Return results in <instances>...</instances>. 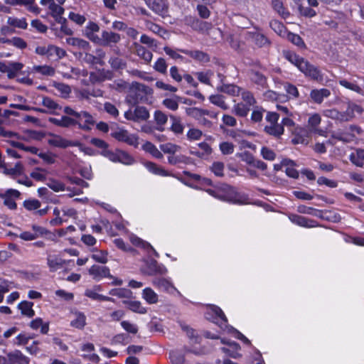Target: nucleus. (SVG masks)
I'll return each instance as SVG.
<instances>
[{"label": "nucleus", "instance_id": "obj_1", "mask_svg": "<svg viewBox=\"0 0 364 364\" xmlns=\"http://www.w3.org/2000/svg\"><path fill=\"white\" fill-rule=\"evenodd\" d=\"M65 0H47L48 14L50 15L55 23H50V29L54 32L57 37L61 38L63 35L72 36L73 31L68 25V21L63 17L65 10L61 5Z\"/></svg>", "mask_w": 364, "mask_h": 364}, {"label": "nucleus", "instance_id": "obj_2", "mask_svg": "<svg viewBox=\"0 0 364 364\" xmlns=\"http://www.w3.org/2000/svg\"><path fill=\"white\" fill-rule=\"evenodd\" d=\"M205 318L218 325L223 331L232 333L234 337L247 345L250 344V341L242 333L228 325L227 318L221 309L218 306L208 305L205 312Z\"/></svg>", "mask_w": 364, "mask_h": 364}, {"label": "nucleus", "instance_id": "obj_3", "mask_svg": "<svg viewBox=\"0 0 364 364\" xmlns=\"http://www.w3.org/2000/svg\"><path fill=\"white\" fill-rule=\"evenodd\" d=\"M206 191L220 200L237 205L248 203V198L245 194L237 192L235 188L228 185H223L216 190L208 189Z\"/></svg>", "mask_w": 364, "mask_h": 364}, {"label": "nucleus", "instance_id": "obj_4", "mask_svg": "<svg viewBox=\"0 0 364 364\" xmlns=\"http://www.w3.org/2000/svg\"><path fill=\"white\" fill-rule=\"evenodd\" d=\"M152 93L153 90L149 86L137 82H133L129 87L125 102L129 106L134 107L140 102H147L148 96L151 95Z\"/></svg>", "mask_w": 364, "mask_h": 364}, {"label": "nucleus", "instance_id": "obj_5", "mask_svg": "<svg viewBox=\"0 0 364 364\" xmlns=\"http://www.w3.org/2000/svg\"><path fill=\"white\" fill-rule=\"evenodd\" d=\"M90 144L102 150L101 154L109 159H131L128 154L124 151L116 149L115 152L110 151L109 145L104 140L98 138H92Z\"/></svg>", "mask_w": 364, "mask_h": 364}, {"label": "nucleus", "instance_id": "obj_6", "mask_svg": "<svg viewBox=\"0 0 364 364\" xmlns=\"http://www.w3.org/2000/svg\"><path fill=\"white\" fill-rule=\"evenodd\" d=\"M299 65V70L306 77L316 82H322L323 80V75L318 68L310 63L308 60H301V64Z\"/></svg>", "mask_w": 364, "mask_h": 364}, {"label": "nucleus", "instance_id": "obj_7", "mask_svg": "<svg viewBox=\"0 0 364 364\" xmlns=\"http://www.w3.org/2000/svg\"><path fill=\"white\" fill-rule=\"evenodd\" d=\"M110 135L117 141L126 143L134 147H136L139 144L136 135L130 134L128 131L123 129H117L112 131Z\"/></svg>", "mask_w": 364, "mask_h": 364}, {"label": "nucleus", "instance_id": "obj_8", "mask_svg": "<svg viewBox=\"0 0 364 364\" xmlns=\"http://www.w3.org/2000/svg\"><path fill=\"white\" fill-rule=\"evenodd\" d=\"M135 109L132 110L129 109L124 113V117L127 120L134 122L146 121L149 117V112L148 109L143 106H134Z\"/></svg>", "mask_w": 364, "mask_h": 364}, {"label": "nucleus", "instance_id": "obj_9", "mask_svg": "<svg viewBox=\"0 0 364 364\" xmlns=\"http://www.w3.org/2000/svg\"><path fill=\"white\" fill-rule=\"evenodd\" d=\"M144 274L153 276L156 274H166L168 272L166 267L159 264L155 259H150L145 262V265L141 268Z\"/></svg>", "mask_w": 364, "mask_h": 364}, {"label": "nucleus", "instance_id": "obj_10", "mask_svg": "<svg viewBox=\"0 0 364 364\" xmlns=\"http://www.w3.org/2000/svg\"><path fill=\"white\" fill-rule=\"evenodd\" d=\"M29 359L21 351L15 350L7 354L6 357H0V364H28Z\"/></svg>", "mask_w": 364, "mask_h": 364}, {"label": "nucleus", "instance_id": "obj_11", "mask_svg": "<svg viewBox=\"0 0 364 364\" xmlns=\"http://www.w3.org/2000/svg\"><path fill=\"white\" fill-rule=\"evenodd\" d=\"M101 285H94L93 287L85 289V296L93 301L112 302L114 301V299L113 298L101 294Z\"/></svg>", "mask_w": 364, "mask_h": 364}, {"label": "nucleus", "instance_id": "obj_12", "mask_svg": "<svg viewBox=\"0 0 364 364\" xmlns=\"http://www.w3.org/2000/svg\"><path fill=\"white\" fill-rule=\"evenodd\" d=\"M152 284L159 289L168 294H179L170 278H155L152 280Z\"/></svg>", "mask_w": 364, "mask_h": 364}, {"label": "nucleus", "instance_id": "obj_13", "mask_svg": "<svg viewBox=\"0 0 364 364\" xmlns=\"http://www.w3.org/2000/svg\"><path fill=\"white\" fill-rule=\"evenodd\" d=\"M88 273L92 278L97 282L104 278H112L109 269L106 266L94 264L89 269Z\"/></svg>", "mask_w": 364, "mask_h": 364}, {"label": "nucleus", "instance_id": "obj_14", "mask_svg": "<svg viewBox=\"0 0 364 364\" xmlns=\"http://www.w3.org/2000/svg\"><path fill=\"white\" fill-rule=\"evenodd\" d=\"M76 211L73 208H64L62 210L54 208L53 215L55 218L50 220V224L55 225L67 221V217H74Z\"/></svg>", "mask_w": 364, "mask_h": 364}, {"label": "nucleus", "instance_id": "obj_15", "mask_svg": "<svg viewBox=\"0 0 364 364\" xmlns=\"http://www.w3.org/2000/svg\"><path fill=\"white\" fill-rule=\"evenodd\" d=\"M245 39L252 41L259 48H266L271 45V41L264 34L257 32H246Z\"/></svg>", "mask_w": 364, "mask_h": 364}, {"label": "nucleus", "instance_id": "obj_16", "mask_svg": "<svg viewBox=\"0 0 364 364\" xmlns=\"http://www.w3.org/2000/svg\"><path fill=\"white\" fill-rule=\"evenodd\" d=\"M20 192L16 189H8L5 193L1 194V197L4 199V204L10 210H16L17 208L16 198L20 197Z\"/></svg>", "mask_w": 364, "mask_h": 364}, {"label": "nucleus", "instance_id": "obj_17", "mask_svg": "<svg viewBox=\"0 0 364 364\" xmlns=\"http://www.w3.org/2000/svg\"><path fill=\"white\" fill-rule=\"evenodd\" d=\"M148 7L160 16H165L168 11V5L165 0H144Z\"/></svg>", "mask_w": 364, "mask_h": 364}, {"label": "nucleus", "instance_id": "obj_18", "mask_svg": "<svg viewBox=\"0 0 364 364\" xmlns=\"http://www.w3.org/2000/svg\"><path fill=\"white\" fill-rule=\"evenodd\" d=\"M309 141V131L302 127H296L293 132V137L291 142L294 144H308Z\"/></svg>", "mask_w": 364, "mask_h": 364}, {"label": "nucleus", "instance_id": "obj_19", "mask_svg": "<svg viewBox=\"0 0 364 364\" xmlns=\"http://www.w3.org/2000/svg\"><path fill=\"white\" fill-rule=\"evenodd\" d=\"M0 171L5 175L13 177L21 176L23 172V166L21 162H17L13 168H8L5 161H0Z\"/></svg>", "mask_w": 364, "mask_h": 364}, {"label": "nucleus", "instance_id": "obj_20", "mask_svg": "<svg viewBox=\"0 0 364 364\" xmlns=\"http://www.w3.org/2000/svg\"><path fill=\"white\" fill-rule=\"evenodd\" d=\"M289 218L291 223L294 224H296V225L306 228H315L318 226V223L314 220H311L309 218H306L305 217L291 214L289 215Z\"/></svg>", "mask_w": 364, "mask_h": 364}, {"label": "nucleus", "instance_id": "obj_21", "mask_svg": "<svg viewBox=\"0 0 364 364\" xmlns=\"http://www.w3.org/2000/svg\"><path fill=\"white\" fill-rule=\"evenodd\" d=\"M100 31V26L93 21H89L83 30V35L92 42L97 44L100 42V37L95 33Z\"/></svg>", "mask_w": 364, "mask_h": 364}, {"label": "nucleus", "instance_id": "obj_22", "mask_svg": "<svg viewBox=\"0 0 364 364\" xmlns=\"http://www.w3.org/2000/svg\"><path fill=\"white\" fill-rule=\"evenodd\" d=\"M121 40V36L117 33L112 31H103L102 36L100 38V42L97 44L107 46L111 43H117Z\"/></svg>", "mask_w": 364, "mask_h": 364}, {"label": "nucleus", "instance_id": "obj_23", "mask_svg": "<svg viewBox=\"0 0 364 364\" xmlns=\"http://www.w3.org/2000/svg\"><path fill=\"white\" fill-rule=\"evenodd\" d=\"M357 132L358 134L363 132L362 129L360 127L356 125H350L349 127L346 128V130L343 132L341 131H338L337 132H334L332 134V137L343 141H348V139L345 137L344 135H348L351 137H353L354 135L351 134V132Z\"/></svg>", "mask_w": 364, "mask_h": 364}, {"label": "nucleus", "instance_id": "obj_24", "mask_svg": "<svg viewBox=\"0 0 364 364\" xmlns=\"http://www.w3.org/2000/svg\"><path fill=\"white\" fill-rule=\"evenodd\" d=\"M86 325V316L78 311H71L70 326L77 329H82Z\"/></svg>", "mask_w": 364, "mask_h": 364}, {"label": "nucleus", "instance_id": "obj_25", "mask_svg": "<svg viewBox=\"0 0 364 364\" xmlns=\"http://www.w3.org/2000/svg\"><path fill=\"white\" fill-rule=\"evenodd\" d=\"M33 232H31L28 231H24L21 232L19 235V237L23 240L26 241H30L35 240L36 238L38 237L39 236H42L43 234H46V228L33 225L32 226Z\"/></svg>", "mask_w": 364, "mask_h": 364}, {"label": "nucleus", "instance_id": "obj_26", "mask_svg": "<svg viewBox=\"0 0 364 364\" xmlns=\"http://www.w3.org/2000/svg\"><path fill=\"white\" fill-rule=\"evenodd\" d=\"M179 52L188 55L196 60L200 63H208L210 61L208 54L201 50H188L186 49H177Z\"/></svg>", "mask_w": 364, "mask_h": 364}, {"label": "nucleus", "instance_id": "obj_27", "mask_svg": "<svg viewBox=\"0 0 364 364\" xmlns=\"http://www.w3.org/2000/svg\"><path fill=\"white\" fill-rule=\"evenodd\" d=\"M331 95L328 89H314L310 92V97L315 103L321 104L324 98H327Z\"/></svg>", "mask_w": 364, "mask_h": 364}, {"label": "nucleus", "instance_id": "obj_28", "mask_svg": "<svg viewBox=\"0 0 364 364\" xmlns=\"http://www.w3.org/2000/svg\"><path fill=\"white\" fill-rule=\"evenodd\" d=\"M69 180L71 181L72 183L78 186V187H73V188L68 189V191L70 192L68 194L70 197L82 193V188H87L89 186L87 182L78 178L70 177Z\"/></svg>", "mask_w": 364, "mask_h": 364}, {"label": "nucleus", "instance_id": "obj_29", "mask_svg": "<svg viewBox=\"0 0 364 364\" xmlns=\"http://www.w3.org/2000/svg\"><path fill=\"white\" fill-rule=\"evenodd\" d=\"M66 54L65 50L55 46L50 45L47 47V58L51 60H58Z\"/></svg>", "mask_w": 364, "mask_h": 364}, {"label": "nucleus", "instance_id": "obj_30", "mask_svg": "<svg viewBox=\"0 0 364 364\" xmlns=\"http://www.w3.org/2000/svg\"><path fill=\"white\" fill-rule=\"evenodd\" d=\"M33 303L26 300L21 301L17 308L20 310L21 314L28 318H32L35 316V311L33 309Z\"/></svg>", "mask_w": 364, "mask_h": 364}, {"label": "nucleus", "instance_id": "obj_31", "mask_svg": "<svg viewBox=\"0 0 364 364\" xmlns=\"http://www.w3.org/2000/svg\"><path fill=\"white\" fill-rule=\"evenodd\" d=\"M123 303L132 311L139 314H145L147 312V309L144 307L141 301L136 300H124Z\"/></svg>", "mask_w": 364, "mask_h": 364}, {"label": "nucleus", "instance_id": "obj_32", "mask_svg": "<svg viewBox=\"0 0 364 364\" xmlns=\"http://www.w3.org/2000/svg\"><path fill=\"white\" fill-rule=\"evenodd\" d=\"M131 242L139 247H141L146 250L149 253L151 252L156 257H159L158 252L154 249V247L147 242L142 240L141 238L136 235H132L130 237Z\"/></svg>", "mask_w": 364, "mask_h": 364}, {"label": "nucleus", "instance_id": "obj_33", "mask_svg": "<svg viewBox=\"0 0 364 364\" xmlns=\"http://www.w3.org/2000/svg\"><path fill=\"white\" fill-rule=\"evenodd\" d=\"M240 350V345L235 342H229L228 343L227 347L222 348V350L225 353L233 358H238L241 357V354L239 352Z\"/></svg>", "mask_w": 364, "mask_h": 364}, {"label": "nucleus", "instance_id": "obj_34", "mask_svg": "<svg viewBox=\"0 0 364 364\" xmlns=\"http://www.w3.org/2000/svg\"><path fill=\"white\" fill-rule=\"evenodd\" d=\"M49 86L55 87L59 92L60 95L64 98L68 97L69 94L71 92L70 87L63 82L51 80L49 82Z\"/></svg>", "mask_w": 364, "mask_h": 364}, {"label": "nucleus", "instance_id": "obj_35", "mask_svg": "<svg viewBox=\"0 0 364 364\" xmlns=\"http://www.w3.org/2000/svg\"><path fill=\"white\" fill-rule=\"evenodd\" d=\"M141 296L149 304H155L159 301L158 294L149 287L143 289Z\"/></svg>", "mask_w": 364, "mask_h": 364}, {"label": "nucleus", "instance_id": "obj_36", "mask_svg": "<svg viewBox=\"0 0 364 364\" xmlns=\"http://www.w3.org/2000/svg\"><path fill=\"white\" fill-rule=\"evenodd\" d=\"M66 42L70 46L85 50H89L91 48L90 43L88 41L79 38H68L66 39Z\"/></svg>", "mask_w": 364, "mask_h": 364}, {"label": "nucleus", "instance_id": "obj_37", "mask_svg": "<svg viewBox=\"0 0 364 364\" xmlns=\"http://www.w3.org/2000/svg\"><path fill=\"white\" fill-rule=\"evenodd\" d=\"M134 48L136 53L139 57L142 58L146 63L151 62L153 57L151 52L137 43H134Z\"/></svg>", "mask_w": 364, "mask_h": 364}, {"label": "nucleus", "instance_id": "obj_38", "mask_svg": "<svg viewBox=\"0 0 364 364\" xmlns=\"http://www.w3.org/2000/svg\"><path fill=\"white\" fill-rule=\"evenodd\" d=\"M284 58L289 61L291 63L294 65L299 68V65L301 64V60H304L305 59L302 57H300L294 52L291 50H283L282 52Z\"/></svg>", "mask_w": 364, "mask_h": 364}, {"label": "nucleus", "instance_id": "obj_39", "mask_svg": "<svg viewBox=\"0 0 364 364\" xmlns=\"http://www.w3.org/2000/svg\"><path fill=\"white\" fill-rule=\"evenodd\" d=\"M269 26L275 33H277L279 36L282 38L285 37L286 34L287 33L288 31L287 30L284 25L277 20L274 19L270 21Z\"/></svg>", "mask_w": 364, "mask_h": 364}, {"label": "nucleus", "instance_id": "obj_40", "mask_svg": "<svg viewBox=\"0 0 364 364\" xmlns=\"http://www.w3.org/2000/svg\"><path fill=\"white\" fill-rule=\"evenodd\" d=\"M284 38L300 48H306L304 41L298 34L291 33L288 31Z\"/></svg>", "mask_w": 364, "mask_h": 364}, {"label": "nucleus", "instance_id": "obj_41", "mask_svg": "<svg viewBox=\"0 0 364 364\" xmlns=\"http://www.w3.org/2000/svg\"><path fill=\"white\" fill-rule=\"evenodd\" d=\"M218 90L235 96L240 94L241 89L233 84H223L221 86L218 87Z\"/></svg>", "mask_w": 364, "mask_h": 364}, {"label": "nucleus", "instance_id": "obj_42", "mask_svg": "<svg viewBox=\"0 0 364 364\" xmlns=\"http://www.w3.org/2000/svg\"><path fill=\"white\" fill-rule=\"evenodd\" d=\"M144 166L150 171L151 173L159 175V176H166V171L163 168L159 167L156 164L152 162L151 161H143Z\"/></svg>", "mask_w": 364, "mask_h": 364}, {"label": "nucleus", "instance_id": "obj_43", "mask_svg": "<svg viewBox=\"0 0 364 364\" xmlns=\"http://www.w3.org/2000/svg\"><path fill=\"white\" fill-rule=\"evenodd\" d=\"M250 78L251 80L255 84L265 87L267 85V78L266 77L258 71H251L250 73Z\"/></svg>", "mask_w": 364, "mask_h": 364}, {"label": "nucleus", "instance_id": "obj_44", "mask_svg": "<svg viewBox=\"0 0 364 364\" xmlns=\"http://www.w3.org/2000/svg\"><path fill=\"white\" fill-rule=\"evenodd\" d=\"M297 211L302 214L311 215L317 218L323 217V213L321 210H316L311 207H308L304 205L298 206Z\"/></svg>", "mask_w": 364, "mask_h": 364}, {"label": "nucleus", "instance_id": "obj_45", "mask_svg": "<svg viewBox=\"0 0 364 364\" xmlns=\"http://www.w3.org/2000/svg\"><path fill=\"white\" fill-rule=\"evenodd\" d=\"M154 119L157 125L159 126V127H157V129L160 132L164 131V128L163 127V126L167 122V115L160 110H156L154 112Z\"/></svg>", "mask_w": 364, "mask_h": 364}, {"label": "nucleus", "instance_id": "obj_46", "mask_svg": "<svg viewBox=\"0 0 364 364\" xmlns=\"http://www.w3.org/2000/svg\"><path fill=\"white\" fill-rule=\"evenodd\" d=\"M80 117L77 118V120L80 121L82 119H85V124L81 125L78 123L79 126L85 130H90V127L89 125L94 124L95 122L92 119V117L87 112H80Z\"/></svg>", "mask_w": 364, "mask_h": 364}, {"label": "nucleus", "instance_id": "obj_47", "mask_svg": "<svg viewBox=\"0 0 364 364\" xmlns=\"http://www.w3.org/2000/svg\"><path fill=\"white\" fill-rule=\"evenodd\" d=\"M264 130L270 135L279 137L284 132V127L281 124H275L271 126H266Z\"/></svg>", "mask_w": 364, "mask_h": 364}, {"label": "nucleus", "instance_id": "obj_48", "mask_svg": "<svg viewBox=\"0 0 364 364\" xmlns=\"http://www.w3.org/2000/svg\"><path fill=\"white\" fill-rule=\"evenodd\" d=\"M7 23L11 26L21 29H26L28 26V23L24 18H18L15 17H9Z\"/></svg>", "mask_w": 364, "mask_h": 364}, {"label": "nucleus", "instance_id": "obj_49", "mask_svg": "<svg viewBox=\"0 0 364 364\" xmlns=\"http://www.w3.org/2000/svg\"><path fill=\"white\" fill-rule=\"evenodd\" d=\"M247 169L251 176H256V172L252 170V168H257L260 170H264L267 168L266 164L263 161H247Z\"/></svg>", "mask_w": 364, "mask_h": 364}, {"label": "nucleus", "instance_id": "obj_50", "mask_svg": "<svg viewBox=\"0 0 364 364\" xmlns=\"http://www.w3.org/2000/svg\"><path fill=\"white\" fill-rule=\"evenodd\" d=\"M272 5L274 11H276L283 18L286 19L290 15L289 12L285 10L283 4L280 0H272Z\"/></svg>", "mask_w": 364, "mask_h": 364}, {"label": "nucleus", "instance_id": "obj_51", "mask_svg": "<svg viewBox=\"0 0 364 364\" xmlns=\"http://www.w3.org/2000/svg\"><path fill=\"white\" fill-rule=\"evenodd\" d=\"M92 251H93V254L92 255L91 257L95 262L102 263V264H106L107 262L108 253L107 251L97 250H93Z\"/></svg>", "mask_w": 364, "mask_h": 364}, {"label": "nucleus", "instance_id": "obj_52", "mask_svg": "<svg viewBox=\"0 0 364 364\" xmlns=\"http://www.w3.org/2000/svg\"><path fill=\"white\" fill-rule=\"evenodd\" d=\"M109 294L112 296H117L118 298H130L132 295V292L125 288L112 289L109 291Z\"/></svg>", "mask_w": 364, "mask_h": 364}, {"label": "nucleus", "instance_id": "obj_53", "mask_svg": "<svg viewBox=\"0 0 364 364\" xmlns=\"http://www.w3.org/2000/svg\"><path fill=\"white\" fill-rule=\"evenodd\" d=\"M109 63L112 68L115 70H123L127 66L126 62L122 58L117 57L110 58L109 60Z\"/></svg>", "mask_w": 364, "mask_h": 364}, {"label": "nucleus", "instance_id": "obj_54", "mask_svg": "<svg viewBox=\"0 0 364 364\" xmlns=\"http://www.w3.org/2000/svg\"><path fill=\"white\" fill-rule=\"evenodd\" d=\"M23 67V65L21 63L17 62H9V73L8 77L11 79L14 78L17 73L20 71Z\"/></svg>", "mask_w": 364, "mask_h": 364}, {"label": "nucleus", "instance_id": "obj_55", "mask_svg": "<svg viewBox=\"0 0 364 364\" xmlns=\"http://www.w3.org/2000/svg\"><path fill=\"white\" fill-rule=\"evenodd\" d=\"M228 41L230 43V46L232 48L235 50L237 52H241L243 50V46L245 43L241 42L237 38H235L234 36L230 35L228 38Z\"/></svg>", "mask_w": 364, "mask_h": 364}, {"label": "nucleus", "instance_id": "obj_56", "mask_svg": "<svg viewBox=\"0 0 364 364\" xmlns=\"http://www.w3.org/2000/svg\"><path fill=\"white\" fill-rule=\"evenodd\" d=\"M170 118L172 121L171 130L176 134H182L183 126L181 124L180 119L173 115H170Z\"/></svg>", "mask_w": 364, "mask_h": 364}, {"label": "nucleus", "instance_id": "obj_57", "mask_svg": "<svg viewBox=\"0 0 364 364\" xmlns=\"http://www.w3.org/2000/svg\"><path fill=\"white\" fill-rule=\"evenodd\" d=\"M250 109V107L243 103H237L234 107V112L236 115L246 117Z\"/></svg>", "mask_w": 364, "mask_h": 364}, {"label": "nucleus", "instance_id": "obj_58", "mask_svg": "<svg viewBox=\"0 0 364 364\" xmlns=\"http://www.w3.org/2000/svg\"><path fill=\"white\" fill-rule=\"evenodd\" d=\"M62 107L53 100L47 97V113L59 114Z\"/></svg>", "mask_w": 364, "mask_h": 364}, {"label": "nucleus", "instance_id": "obj_59", "mask_svg": "<svg viewBox=\"0 0 364 364\" xmlns=\"http://www.w3.org/2000/svg\"><path fill=\"white\" fill-rule=\"evenodd\" d=\"M211 103L220 107L223 109H227L228 105L225 102L224 97L220 95H211L209 98Z\"/></svg>", "mask_w": 364, "mask_h": 364}, {"label": "nucleus", "instance_id": "obj_60", "mask_svg": "<svg viewBox=\"0 0 364 364\" xmlns=\"http://www.w3.org/2000/svg\"><path fill=\"white\" fill-rule=\"evenodd\" d=\"M181 328L193 343H199L200 338L195 330L186 325H181Z\"/></svg>", "mask_w": 364, "mask_h": 364}, {"label": "nucleus", "instance_id": "obj_61", "mask_svg": "<svg viewBox=\"0 0 364 364\" xmlns=\"http://www.w3.org/2000/svg\"><path fill=\"white\" fill-rule=\"evenodd\" d=\"M144 149L150 153L152 156L155 158H161L162 157V154L160 151L151 142H146L144 145Z\"/></svg>", "mask_w": 364, "mask_h": 364}, {"label": "nucleus", "instance_id": "obj_62", "mask_svg": "<svg viewBox=\"0 0 364 364\" xmlns=\"http://www.w3.org/2000/svg\"><path fill=\"white\" fill-rule=\"evenodd\" d=\"M41 205V202L37 199H28L23 201V206L28 210H38Z\"/></svg>", "mask_w": 364, "mask_h": 364}, {"label": "nucleus", "instance_id": "obj_63", "mask_svg": "<svg viewBox=\"0 0 364 364\" xmlns=\"http://www.w3.org/2000/svg\"><path fill=\"white\" fill-rule=\"evenodd\" d=\"M30 327L33 330L41 328V332L46 333V323H43L41 318H36L32 320L30 323Z\"/></svg>", "mask_w": 364, "mask_h": 364}, {"label": "nucleus", "instance_id": "obj_64", "mask_svg": "<svg viewBox=\"0 0 364 364\" xmlns=\"http://www.w3.org/2000/svg\"><path fill=\"white\" fill-rule=\"evenodd\" d=\"M121 326L127 332L132 334H136L138 332V327L136 324L131 323L128 321H123L121 322Z\"/></svg>", "mask_w": 364, "mask_h": 364}]
</instances>
